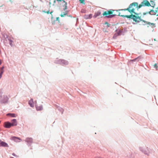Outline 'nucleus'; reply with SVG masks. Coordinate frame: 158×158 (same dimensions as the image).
Here are the masks:
<instances>
[{"label": "nucleus", "mask_w": 158, "mask_h": 158, "mask_svg": "<svg viewBox=\"0 0 158 158\" xmlns=\"http://www.w3.org/2000/svg\"><path fill=\"white\" fill-rule=\"evenodd\" d=\"M56 20L58 21V22H60V20H59V17H57L56 18Z\"/></svg>", "instance_id": "20"}, {"label": "nucleus", "mask_w": 158, "mask_h": 158, "mask_svg": "<svg viewBox=\"0 0 158 158\" xmlns=\"http://www.w3.org/2000/svg\"><path fill=\"white\" fill-rule=\"evenodd\" d=\"M12 126L11 123L9 122H6L4 123V127L6 128H10Z\"/></svg>", "instance_id": "8"}, {"label": "nucleus", "mask_w": 158, "mask_h": 158, "mask_svg": "<svg viewBox=\"0 0 158 158\" xmlns=\"http://www.w3.org/2000/svg\"><path fill=\"white\" fill-rule=\"evenodd\" d=\"M10 45H11V44L12 43V41H11V40H10Z\"/></svg>", "instance_id": "24"}, {"label": "nucleus", "mask_w": 158, "mask_h": 158, "mask_svg": "<svg viewBox=\"0 0 158 158\" xmlns=\"http://www.w3.org/2000/svg\"><path fill=\"white\" fill-rule=\"evenodd\" d=\"M3 67L2 68V69H3Z\"/></svg>", "instance_id": "33"}, {"label": "nucleus", "mask_w": 158, "mask_h": 158, "mask_svg": "<svg viewBox=\"0 0 158 158\" xmlns=\"http://www.w3.org/2000/svg\"><path fill=\"white\" fill-rule=\"evenodd\" d=\"M101 14V13L100 12L98 11V12L97 13H96L95 15H94V18L97 17L99 15Z\"/></svg>", "instance_id": "15"}, {"label": "nucleus", "mask_w": 158, "mask_h": 158, "mask_svg": "<svg viewBox=\"0 0 158 158\" xmlns=\"http://www.w3.org/2000/svg\"><path fill=\"white\" fill-rule=\"evenodd\" d=\"M105 24H108V23H107V22H106V23H105Z\"/></svg>", "instance_id": "30"}, {"label": "nucleus", "mask_w": 158, "mask_h": 158, "mask_svg": "<svg viewBox=\"0 0 158 158\" xmlns=\"http://www.w3.org/2000/svg\"><path fill=\"white\" fill-rule=\"evenodd\" d=\"M67 11H65L63 13V14H61L60 15V16L61 17H64V16L65 15H67Z\"/></svg>", "instance_id": "16"}, {"label": "nucleus", "mask_w": 158, "mask_h": 158, "mask_svg": "<svg viewBox=\"0 0 158 158\" xmlns=\"http://www.w3.org/2000/svg\"><path fill=\"white\" fill-rule=\"evenodd\" d=\"M26 141L28 143H31L33 142V139L31 138H27L26 139Z\"/></svg>", "instance_id": "10"}, {"label": "nucleus", "mask_w": 158, "mask_h": 158, "mask_svg": "<svg viewBox=\"0 0 158 158\" xmlns=\"http://www.w3.org/2000/svg\"><path fill=\"white\" fill-rule=\"evenodd\" d=\"M114 36H114V35L113 36V38H114Z\"/></svg>", "instance_id": "32"}, {"label": "nucleus", "mask_w": 158, "mask_h": 158, "mask_svg": "<svg viewBox=\"0 0 158 158\" xmlns=\"http://www.w3.org/2000/svg\"><path fill=\"white\" fill-rule=\"evenodd\" d=\"M64 2H65V7L64 8V10H65L67 9V3L65 2L64 1Z\"/></svg>", "instance_id": "18"}, {"label": "nucleus", "mask_w": 158, "mask_h": 158, "mask_svg": "<svg viewBox=\"0 0 158 158\" xmlns=\"http://www.w3.org/2000/svg\"><path fill=\"white\" fill-rule=\"evenodd\" d=\"M36 108L37 110H41L43 109V107L42 105H36Z\"/></svg>", "instance_id": "12"}, {"label": "nucleus", "mask_w": 158, "mask_h": 158, "mask_svg": "<svg viewBox=\"0 0 158 158\" xmlns=\"http://www.w3.org/2000/svg\"><path fill=\"white\" fill-rule=\"evenodd\" d=\"M142 21V24L143 25H146V24H151V23L149 22H148L143 20H142V21Z\"/></svg>", "instance_id": "13"}, {"label": "nucleus", "mask_w": 158, "mask_h": 158, "mask_svg": "<svg viewBox=\"0 0 158 158\" xmlns=\"http://www.w3.org/2000/svg\"><path fill=\"white\" fill-rule=\"evenodd\" d=\"M58 2H60L62 0H56Z\"/></svg>", "instance_id": "26"}, {"label": "nucleus", "mask_w": 158, "mask_h": 158, "mask_svg": "<svg viewBox=\"0 0 158 158\" xmlns=\"http://www.w3.org/2000/svg\"><path fill=\"white\" fill-rule=\"evenodd\" d=\"M150 6V3L147 0H143L141 4L139 5L138 8H140L143 6Z\"/></svg>", "instance_id": "4"}, {"label": "nucleus", "mask_w": 158, "mask_h": 158, "mask_svg": "<svg viewBox=\"0 0 158 158\" xmlns=\"http://www.w3.org/2000/svg\"><path fill=\"white\" fill-rule=\"evenodd\" d=\"M137 15H130L126 16L127 18H131L133 19L136 23H138L142 21L140 17L137 16Z\"/></svg>", "instance_id": "3"}, {"label": "nucleus", "mask_w": 158, "mask_h": 158, "mask_svg": "<svg viewBox=\"0 0 158 158\" xmlns=\"http://www.w3.org/2000/svg\"><path fill=\"white\" fill-rule=\"evenodd\" d=\"M1 63H2V61H1V60H0V65L1 64Z\"/></svg>", "instance_id": "27"}, {"label": "nucleus", "mask_w": 158, "mask_h": 158, "mask_svg": "<svg viewBox=\"0 0 158 158\" xmlns=\"http://www.w3.org/2000/svg\"><path fill=\"white\" fill-rule=\"evenodd\" d=\"M12 123H11L12 124V126H16L17 124V120L15 119H13L11 121Z\"/></svg>", "instance_id": "9"}, {"label": "nucleus", "mask_w": 158, "mask_h": 158, "mask_svg": "<svg viewBox=\"0 0 158 158\" xmlns=\"http://www.w3.org/2000/svg\"><path fill=\"white\" fill-rule=\"evenodd\" d=\"M80 2L81 3H82L84 4H85L84 1L85 0H79Z\"/></svg>", "instance_id": "19"}, {"label": "nucleus", "mask_w": 158, "mask_h": 158, "mask_svg": "<svg viewBox=\"0 0 158 158\" xmlns=\"http://www.w3.org/2000/svg\"><path fill=\"white\" fill-rule=\"evenodd\" d=\"M0 145L1 146L5 147H9L8 145L6 143L2 141L1 140H0Z\"/></svg>", "instance_id": "7"}, {"label": "nucleus", "mask_w": 158, "mask_h": 158, "mask_svg": "<svg viewBox=\"0 0 158 158\" xmlns=\"http://www.w3.org/2000/svg\"><path fill=\"white\" fill-rule=\"evenodd\" d=\"M10 139L11 140H14V141L16 142H20L22 140L20 138L18 137H16L15 136L12 137L10 138Z\"/></svg>", "instance_id": "6"}, {"label": "nucleus", "mask_w": 158, "mask_h": 158, "mask_svg": "<svg viewBox=\"0 0 158 158\" xmlns=\"http://www.w3.org/2000/svg\"><path fill=\"white\" fill-rule=\"evenodd\" d=\"M29 104L30 106L31 107L34 106V103L32 99H31L29 102Z\"/></svg>", "instance_id": "11"}, {"label": "nucleus", "mask_w": 158, "mask_h": 158, "mask_svg": "<svg viewBox=\"0 0 158 158\" xmlns=\"http://www.w3.org/2000/svg\"><path fill=\"white\" fill-rule=\"evenodd\" d=\"M52 11H51L50 12V13L51 14H52Z\"/></svg>", "instance_id": "29"}, {"label": "nucleus", "mask_w": 158, "mask_h": 158, "mask_svg": "<svg viewBox=\"0 0 158 158\" xmlns=\"http://www.w3.org/2000/svg\"><path fill=\"white\" fill-rule=\"evenodd\" d=\"M9 98L6 96H4L0 101V103H5L8 102Z\"/></svg>", "instance_id": "5"}, {"label": "nucleus", "mask_w": 158, "mask_h": 158, "mask_svg": "<svg viewBox=\"0 0 158 158\" xmlns=\"http://www.w3.org/2000/svg\"><path fill=\"white\" fill-rule=\"evenodd\" d=\"M47 13H48V14H49V11H48L47 12Z\"/></svg>", "instance_id": "28"}, {"label": "nucleus", "mask_w": 158, "mask_h": 158, "mask_svg": "<svg viewBox=\"0 0 158 158\" xmlns=\"http://www.w3.org/2000/svg\"><path fill=\"white\" fill-rule=\"evenodd\" d=\"M154 67H155V68H157V65H156V64H154Z\"/></svg>", "instance_id": "23"}, {"label": "nucleus", "mask_w": 158, "mask_h": 158, "mask_svg": "<svg viewBox=\"0 0 158 158\" xmlns=\"http://www.w3.org/2000/svg\"><path fill=\"white\" fill-rule=\"evenodd\" d=\"M3 71L1 72V73H0V78L1 77L2 75L3 74Z\"/></svg>", "instance_id": "22"}, {"label": "nucleus", "mask_w": 158, "mask_h": 158, "mask_svg": "<svg viewBox=\"0 0 158 158\" xmlns=\"http://www.w3.org/2000/svg\"><path fill=\"white\" fill-rule=\"evenodd\" d=\"M138 4L137 2H134L131 4L129 6V7L127 9H121L122 11L127 10L131 13H134L136 15H137L138 14L136 13L135 11L136 8L137 9L138 8Z\"/></svg>", "instance_id": "2"}, {"label": "nucleus", "mask_w": 158, "mask_h": 158, "mask_svg": "<svg viewBox=\"0 0 158 158\" xmlns=\"http://www.w3.org/2000/svg\"><path fill=\"white\" fill-rule=\"evenodd\" d=\"M120 11L122 10H110L105 11L102 15L103 16H106L107 18L112 17L116 15L119 16L123 17H126L125 16L127 15H121V13L119 12Z\"/></svg>", "instance_id": "1"}, {"label": "nucleus", "mask_w": 158, "mask_h": 158, "mask_svg": "<svg viewBox=\"0 0 158 158\" xmlns=\"http://www.w3.org/2000/svg\"><path fill=\"white\" fill-rule=\"evenodd\" d=\"M54 3H55V2H56V1H55V0H54Z\"/></svg>", "instance_id": "31"}, {"label": "nucleus", "mask_w": 158, "mask_h": 158, "mask_svg": "<svg viewBox=\"0 0 158 158\" xmlns=\"http://www.w3.org/2000/svg\"><path fill=\"white\" fill-rule=\"evenodd\" d=\"M7 116H10L12 117H15L17 116V115L15 114L9 113L7 114Z\"/></svg>", "instance_id": "14"}, {"label": "nucleus", "mask_w": 158, "mask_h": 158, "mask_svg": "<svg viewBox=\"0 0 158 158\" xmlns=\"http://www.w3.org/2000/svg\"><path fill=\"white\" fill-rule=\"evenodd\" d=\"M139 58V57H138V58H136L135 59H134V60H131L132 61H135V60H136L137 59H138Z\"/></svg>", "instance_id": "21"}, {"label": "nucleus", "mask_w": 158, "mask_h": 158, "mask_svg": "<svg viewBox=\"0 0 158 158\" xmlns=\"http://www.w3.org/2000/svg\"><path fill=\"white\" fill-rule=\"evenodd\" d=\"M12 155H13V156H16V155H15V153H13L12 154Z\"/></svg>", "instance_id": "25"}, {"label": "nucleus", "mask_w": 158, "mask_h": 158, "mask_svg": "<svg viewBox=\"0 0 158 158\" xmlns=\"http://www.w3.org/2000/svg\"><path fill=\"white\" fill-rule=\"evenodd\" d=\"M92 17V15L91 14H90L89 15L87 16V17H85V18L86 19H90V18H91Z\"/></svg>", "instance_id": "17"}]
</instances>
